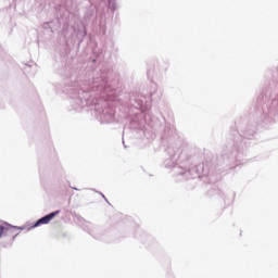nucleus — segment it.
<instances>
[{"label":"nucleus","mask_w":278,"mask_h":278,"mask_svg":"<svg viewBox=\"0 0 278 278\" xmlns=\"http://www.w3.org/2000/svg\"><path fill=\"white\" fill-rule=\"evenodd\" d=\"M58 214H60V211H55L46 215L35 224V227H38V225H49V223H51V220H53V217L58 216Z\"/></svg>","instance_id":"f257e3e1"},{"label":"nucleus","mask_w":278,"mask_h":278,"mask_svg":"<svg viewBox=\"0 0 278 278\" xmlns=\"http://www.w3.org/2000/svg\"><path fill=\"white\" fill-rule=\"evenodd\" d=\"M8 233V227L0 225V238L4 235Z\"/></svg>","instance_id":"f03ea898"}]
</instances>
